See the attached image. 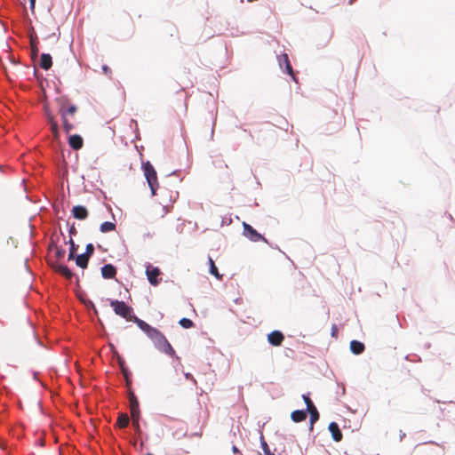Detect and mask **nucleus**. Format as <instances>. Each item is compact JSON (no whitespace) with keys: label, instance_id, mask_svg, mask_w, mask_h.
<instances>
[{"label":"nucleus","instance_id":"nucleus-1","mask_svg":"<svg viewBox=\"0 0 455 455\" xmlns=\"http://www.w3.org/2000/svg\"><path fill=\"white\" fill-rule=\"evenodd\" d=\"M136 324L147 334L159 351L172 357L176 355L175 350L164 333H162L158 329L152 327L141 319H137Z\"/></svg>","mask_w":455,"mask_h":455},{"label":"nucleus","instance_id":"nucleus-2","mask_svg":"<svg viewBox=\"0 0 455 455\" xmlns=\"http://www.w3.org/2000/svg\"><path fill=\"white\" fill-rule=\"evenodd\" d=\"M59 105V113L61 116L63 129L66 133H69L75 125L70 122L69 117H74L77 111V108L74 104H68V99L61 97L57 100Z\"/></svg>","mask_w":455,"mask_h":455},{"label":"nucleus","instance_id":"nucleus-3","mask_svg":"<svg viewBox=\"0 0 455 455\" xmlns=\"http://www.w3.org/2000/svg\"><path fill=\"white\" fill-rule=\"evenodd\" d=\"M110 306L112 307L116 315L124 318L127 321H132L136 323L137 319H140L134 315L133 308L124 301L117 299L111 300Z\"/></svg>","mask_w":455,"mask_h":455},{"label":"nucleus","instance_id":"nucleus-4","mask_svg":"<svg viewBox=\"0 0 455 455\" xmlns=\"http://www.w3.org/2000/svg\"><path fill=\"white\" fill-rule=\"evenodd\" d=\"M143 171L148 186L150 187L152 195H156V191L158 188V181L154 166L149 162H147L143 164Z\"/></svg>","mask_w":455,"mask_h":455},{"label":"nucleus","instance_id":"nucleus-5","mask_svg":"<svg viewBox=\"0 0 455 455\" xmlns=\"http://www.w3.org/2000/svg\"><path fill=\"white\" fill-rule=\"evenodd\" d=\"M243 235L252 242L266 241L265 237L258 233L251 226L243 222Z\"/></svg>","mask_w":455,"mask_h":455},{"label":"nucleus","instance_id":"nucleus-6","mask_svg":"<svg viewBox=\"0 0 455 455\" xmlns=\"http://www.w3.org/2000/svg\"><path fill=\"white\" fill-rule=\"evenodd\" d=\"M161 271L156 267L148 266L146 269V275L150 284L156 286L159 284L160 280L158 276L160 275Z\"/></svg>","mask_w":455,"mask_h":455},{"label":"nucleus","instance_id":"nucleus-7","mask_svg":"<svg viewBox=\"0 0 455 455\" xmlns=\"http://www.w3.org/2000/svg\"><path fill=\"white\" fill-rule=\"evenodd\" d=\"M279 66L283 68L284 66L285 71L291 76L292 80L297 83V79L292 69V67L290 63L289 57L287 53L281 54L278 57Z\"/></svg>","mask_w":455,"mask_h":455},{"label":"nucleus","instance_id":"nucleus-8","mask_svg":"<svg viewBox=\"0 0 455 455\" xmlns=\"http://www.w3.org/2000/svg\"><path fill=\"white\" fill-rule=\"evenodd\" d=\"M45 115L46 118L51 125V131L52 133V136L55 140H59L60 137V132H59V126L55 120L54 116L49 111L47 107H45Z\"/></svg>","mask_w":455,"mask_h":455},{"label":"nucleus","instance_id":"nucleus-9","mask_svg":"<svg viewBox=\"0 0 455 455\" xmlns=\"http://www.w3.org/2000/svg\"><path fill=\"white\" fill-rule=\"evenodd\" d=\"M116 359H117L118 365L121 369V371L124 375V378L125 379L126 386L129 387L132 383L131 372L128 371L127 367L125 366V362H124V358L117 353H116Z\"/></svg>","mask_w":455,"mask_h":455},{"label":"nucleus","instance_id":"nucleus-10","mask_svg":"<svg viewBox=\"0 0 455 455\" xmlns=\"http://www.w3.org/2000/svg\"><path fill=\"white\" fill-rule=\"evenodd\" d=\"M283 339L284 336L279 331H274L267 335V340L273 346H280Z\"/></svg>","mask_w":455,"mask_h":455},{"label":"nucleus","instance_id":"nucleus-11","mask_svg":"<svg viewBox=\"0 0 455 455\" xmlns=\"http://www.w3.org/2000/svg\"><path fill=\"white\" fill-rule=\"evenodd\" d=\"M53 269L63 275L65 278L70 280L73 277V273L71 270L65 265L56 263L52 266Z\"/></svg>","mask_w":455,"mask_h":455},{"label":"nucleus","instance_id":"nucleus-12","mask_svg":"<svg viewBox=\"0 0 455 455\" xmlns=\"http://www.w3.org/2000/svg\"><path fill=\"white\" fill-rule=\"evenodd\" d=\"M73 216L77 220H85L88 217V211L84 206L76 205L72 209Z\"/></svg>","mask_w":455,"mask_h":455},{"label":"nucleus","instance_id":"nucleus-13","mask_svg":"<svg viewBox=\"0 0 455 455\" xmlns=\"http://www.w3.org/2000/svg\"><path fill=\"white\" fill-rule=\"evenodd\" d=\"M101 275L106 279L114 278L116 275V269L112 264H106L101 267Z\"/></svg>","mask_w":455,"mask_h":455},{"label":"nucleus","instance_id":"nucleus-14","mask_svg":"<svg viewBox=\"0 0 455 455\" xmlns=\"http://www.w3.org/2000/svg\"><path fill=\"white\" fill-rule=\"evenodd\" d=\"M328 428L334 441L340 442L342 440V433L339 427V425L336 422L330 423Z\"/></svg>","mask_w":455,"mask_h":455},{"label":"nucleus","instance_id":"nucleus-15","mask_svg":"<svg viewBox=\"0 0 455 455\" xmlns=\"http://www.w3.org/2000/svg\"><path fill=\"white\" fill-rule=\"evenodd\" d=\"M68 144L73 149L79 150L84 145V140L80 135L75 134L69 137Z\"/></svg>","mask_w":455,"mask_h":455},{"label":"nucleus","instance_id":"nucleus-16","mask_svg":"<svg viewBox=\"0 0 455 455\" xmlns=\"http://www.w3.org/2000/svg\"><path fill=\"white\" fill-rule=\"evenodd\" d=\"M52 66V56L48 53H43L40 59V67L44 70H48Z\"/></svg>","mask_w":455,"mask_h":455},{"label":"nucleus","instance_id":"nucleus-17","mask_svg":"<svg viewBox=\"0 0 455 455\" xmlns=\"http://www.w3.org/2000/svg\"><path fill=\"white\" fill-rule=\"evenodd\" d=\"M29 40H30V45H31V52H32V54L33 55H36L38 53V37H37V35L36 34L35 30H33L30 34H29Z\"/></svg>","mask_w":455,"mask_h":455},{"label":"nucleus","instance_id":"nucleus-18","mask_svg":"<svg viewBox=\"0 0 455 455\" xmlns=\"http://www.w3.org/2000/svg\"><path fill=\"white\" fill-rule=\"evenodd\" d=\"M364 345L363 343L358 341V340H352L350 342V349L352 353L355 355H360L364 351Z\"/></svg>","mask_w":455,"mask_h":455},{"label":"nucleus","instance_id":"nucleus-19","mask_svg":"<svg viewBox=\"0 0 455 455\" xmlns=\"http://www.w3.org/2000/svg\"><path fill=\"white\" fill-rule=\"evenodd\" d=\"M291 418L294 422H302L307 419V411L302 410H296L291 412Z\"/></svg>","mask_w":455,"mask_h":455},{"label":"nucleus","instance_id":"nucleus-20","mask_svg":"<svg viewBox=\"0 0 455 455\" xmlns=\"http://www.w3.org/2000/svg\"><path fill=\"white\" fill-rule=\"evenodd\" d=\"M307 411L310 414V429H313L315 422L319 419V412L315 406L311 407L310 409L307 410Z\"/></svg>","mask_w":455,"mask_h":455},{"label":"nucleus","instance_id":"nucleus-21","mask_svg":"<svg viewBox=\"0 0 455 455\" xmlns=\"http://www.w3.org/2000/svg\"><path fill=\"white\" fill-rule=\"evenodd\" d=\"M23 332L29 339H32V340L36 339L34 328L30 323H25L24 328H23Z\"/></svg>","mask_w":455,"mask_h":455},{"label":"nucleus","instance_id":"nucleus-22","mask_svg":"<svg viewBox=\"0 0 455 455\" xmlns=\"http://www.w3.org/2000/svg\"><path fill=\"white\" fill-rule=\"evenodd\" d=\"M128 424H129L128 415L125 413L119 414L117 422H116V425L118 426V427L124 428L128 426Z\"/></svg>","mask_w":455,"mask_h":455},{"label":"nucleus","instance_id":"nucleus-23","mask_svg":"<svg viewBox=\"0 0 455 455\" xmlns=\"http://www.w3.org/2000/svg\"><path fill=\"white\" fill-rule=\"evenodd\" d=\"M209 265H210V273L214 275L217 279L222 280V275L219 273V270L213 261V259L209 258Z\"/></svg>","mask_w":455,"mask_h":455},{"label":"nucleus","instance_id":"nucleus-24","mask_svg":"<svg viewBox=\"0 0 455 455\" xmlns=\"http://www.w3.org/2000/svg\"><path fill=\"white\" fill-rule=\"evenodd\" d=\"M89 258L84 254H80L76 258V263L82 268H86L88 265Z\"/></svg>","mask_w":455,"mask_h":455},{"label":"nucleus","instance_id":"nucleus-25","mask_svg":"<svg viewBox=\"0 0 455 455\" xmlns=\"http://www.w3.org/2000/svg\"><path fill=\"white\" fill-rule=\"evenodd\" d=\"M100 231L102 233H108L116 229V225L113 222L106 221L100 225Z\"/></svg>","mask_w":455,"mask_h":455},{"label":"nucleus","instance_id":"nucleus-26","mask_svg":"<svg viewBox=\"0 0 455 455\" xmlns=\"http://www.w3.org/2000/svg\"><path fill=\"white\" fill-rule=\"evenodd\" d=\"M128 395H129L130 409L140 407L139 401H138V398L136 397L135 394L132 390H129Z\"/></svg>","mask_w":455,"mask_h":455},{"label":"nucleus","instance_id":"nucleus-27","mask_svg":"<svg viewBox=\"0 0 455 455\" xmlns=\"http://www.w3.org/2000/svg\"><path fill=\"white\" fill-rule=\"evenodd\" d=\"M130 411H131V417H132V423H137V421H140V407L132 408V409H130Z\"/></svg>","mask_w":455,"mask_h":455},{"label":"nucleus","instance_id":"nucleus-28","mask_svg":"<svg viewBox=\"0 0 455 455\" xmlns=\"http://www.w3.org/2000/svg\"><path fill=\"white\" fill-rule=\"evenodd\" d=\"M260 444H261V448H262L265 455H275L273 452H271V451L262 435L260 436Z\"/></svg>","mask_w":455,"mask_h":455},{"label":"nucleus","instance_id":"nucleus-29","mask_svg":"<svg viewBox=\"0 0 455 455\" xmlns=\"http://www.w3.org/2000/svg\"><path fill=\"white\" fill-rule=\"evenodd\" d=\"M69 244H70V250H69V253H68V260H71L75 258V253L76 251V245L74 242V240L72 238H70L69 240Z\"/></svg>","mask_w":455,"mask_h":455},{"label":"nucleus","instance_id":"nucleus-30","mask_svg":"<svg viewBox=\"0 0 455 455\" xmlns=\"http://www.w3.org/2000/svg\"><path fill=\"white\" fill-rule=\"evenodd\" d=\"M179 323L185 329H189L194 326V323L188 318L180 319Z\"/></svg>","mask_w":455,"mask_h":455},{"label":"nucleus","instance_id":"nucleus-31","mask_svg":"<svg viewBox=\"0 0 455 455\" xmlns=\"http://www.w3.org/2000/svg\"><path fill=\"white\" fill-rule=\"evenodd\" d=\"M93 252H94V246H93V244L92 243H88L86 245L85 252L84 254L90 259V257L93 254Z\"/></svg>","mask_w":455,"mask_h":455},{"label":"nucleus","instance_id":"nucleus-32","mask_svg":"<svg viewBox=\"0 0 455 455\" xmlns=\"http://www.w3.org/2000/svg\"><path fill=\"white\" fill-rule=\"evenodd\" d=\"M302 398L307 405V410L310 409L311 407L315 406L312 400L309 398L308 395H303Z\"/></svg>","mask_w":455,"mask_h":455},{"label":"nucleus","instance_id":"nucleus-33","mask_svg":"<svg viewBox=\"0 0 455 455\" xmlns=\"http://www.w3.org/2000/svg\"><path fill=\"white\" fill-rule=\"evenodd\" d=\"M55 254L58 259H62L65 255V250L56 246Z\"/></svg>","mask_w":455,"mask_h":455},{"label":"nucleus","instance_id":"nucleus-34","mask_svg":"<svg viewBox=\"0 0 455 455\" xmlns=\"http://www.w3.org/2000/svg\"><path fill=\"white\" fill-rule=\"evenodd\" d=\"M338 332H339V330H338V327L336 324H332L331 326V336L334 337V338H337L338 337Z\"/></svg>","mask_w":455,"mask_h":455},{"label":"nucleus","instance_id":"nucleus-35","mask_svg":"<svg viewBox=\"0 0 455 455\" xmlns=\"http://www.w3.org/2000/svg\"><path fill=\"white\" fill-rule=\"evenodd\" d=\"M85 304L87 307H92L93 309L94 313L97 314V309H96L94 304L92 303V301L90 300V301H88V303L85 302Z\"/></svg>","mask_w":455,"mask_h":455},{"label":"nucleus","instance_id":"nucleus-36","mask_svg":"<svg viewBox=\"0 0 455 455\" xmlns=\"http://www.w3.org/2000/svg\"><path fill=\"white\" fill-rule=\"evenodd\" d=\"M185 377L187 379L192 380L195 384H196V380L194 379L191 373H186Z\"/></svg>","mask_w":455,"mask_h":455},{"label":"nucleus","instance_id":"nucleus-37","mask_svg":"<svg viewBox=\"0 0 455 455\" xmlns=\"http://www.w3.org/2000/svg\"><path fill=\"white\" fill-rule=\"evenodd\" d=\"M102 69H103V71H104V73H105V74H108V73H109V72H110V68H109L108 66H106V65H104V66L102 67Z\"/></svg>","mask_w":455,"mask_h":455},{"label":"nucleus","instance_id":"nucleus-38","mask_svg":"<svg viewBox=\"0 0 455 455\" xmlns=\"http://www.w3.org/2000/svg\"><path fill=\"white\" fill-rule=\"evenodd\" d=\"M69 233L70 235H76V229L74 226H72L69 229Z\"/></svg>","mask_w":455,"mask_h":455},{"label":"nucleus","instance_id":"nucleus-39","mask_svg":"<svg viewBox=\"0 0 455 455\" xmlns=\"http://www.w3.org/2000/svg\"><path fill=\"white\" fill-rule=\"evenodd\" d=\"M140 421H137V423H132L137 432H140Z\"/></svg>","mask_w":455,"mask_h":455},{"label":"nucleus","instance_id":"nucleus-40","mask_svg":"<svg viewBox=\"0 0 455 455\" xmlns=\"http://www.w3.org/2000/svg\"><path fill=\"white\" fill-rule=\"evenodd\" d=\"M30 8L33 10L35 8L36 0H29Z\"/></svg>","mask_w":455,"mask_h":455},{"label":"nucleus","instance_id":"nucleus-41","mask_svg":"<svg viewBox=\"0 0 455 455\" xmlns=\"http://www.w3.org/2000/svg\"><path fill=\"white\" fill-rule=\"evenodd\" d=\"M232 451L234 453H239V450L237 449L236 446H233Z\"/></svg>","mask_w":455,"mask_h":455}]
</instances>
